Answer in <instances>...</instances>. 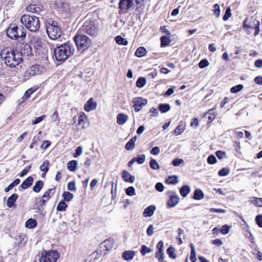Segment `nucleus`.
I'll return each mask as SVG.
<instances>
[{
	"label": "nucleus",
	"mask_w": 262,
	"mask_h": 262,
	"mask_svg": "<svg viewBox=\"0 0 262 262\" xmlns=\"http://www.w3.org/2000/svg\"><path fill=\"white\" fill-rule=\"evenodd\" d=\"M1 56L7 66L13 68L23 61L21 53L17 49L7 47L2 50Z\"/></svg>",
	"instance_id": "nucleus-1"
},
{
	"label": "nucleus",
	"mask_w": 262,
	"mask_h": 262,
	"mask_svg": "<svg viewBox=\"0 0 262 262\" xmlns=\"http://www.w3.org/2000/svg\"><path fill=\"white\" fill-rule=\"evenodd\" d=\"M74 52V47L70 42H67L62 44L54 49L55 58L59 61H65L70 56H72Z\"/></svg>",
	"instance_id": "nucleus-2"
},
{
	"label": "nucleus",
	"mask_w": 262,
	"mask_h": 262,
	"mask_svg": "<svg viewBox=\"0 0 262 262\" xmlns=\"http://www.w3.org/2000/svg\"><path fill=\"white\" fill-rule=\"evenodd\" d=\"M21 23L28 30L36 32L40 28V21L35 15H23L20 19Z\"/></svg>",
	"instance_id": "nucleus-3"
},
{
	"label": "nucleus",
	"mask_w": 262,
	"mask_h": 262,
	"mask_svg": "<svg viewBox=\"0 0 262 262\" xmlns=\"http://www.w3.org/2000/svg\"><path fill=\"white\" fill-rule=\"evenodd\" d=\"M46 26L47 33L51 39L55 40L60 37L62 31L56 21L49 19L46 22Z\"/></svg>",
	"instance_id": "nucleus-4"
},
{
	"label": "nucleus",
	"mask_w": 262,
	"mask_h": 262,
	"mask_svg": "<svg viewBox=\"0 0 262 262\" xmlns=\"http://www.w3.org/2000/svg\"><path fill=\"white\" fill-rule=\"evenodd\" d=\"M7 35L12 39H23L26 36V30L23 27L10 25L7 30Z\"/></svg>",
	"instance_id": "nucleus-5"
},
{
	"label": "nucleus",
	"mask_w": 262,
	"mask_h": 262,
	"mask_svg": "<svg viewBox=\"0 0 262 262\" xmlns=\"http://www.w3.org/2000/svg\"><path fill=\"white\" fill-rule=\"evenodd\" d=\"M75 42L78 51L81 52L87 50L92 45V40L83 34H77L74 37Z\"/></svg>",
	"instance_id": "nucleus-6"
},
{
	"label": "nucleus",
	"mask_w": 262,
	"mask_h": 262,
	"mask_svg": "<svg viewBox=\"0 0 262 262\" xmlns=\"http://www.w3.org/2000/svg\"><path fill=\"white\" fill-rule=\"evenodd\" d=\"M80 32L93 37L96 36L98 34V28L94 21L86 20L80 28Z\"/></svg>",
	"instance_id": "nucleus-7"
},
{
	"label": "nucleus",
	"mask_w": 262,
	"mask_h": 262,
	"mask_svg": "<svg viewBox=\"0 0 262 262\" xmlns=\"http://www.w3.org/2000/svg\"><path fill=\"white\" fill-rule=\"evenodd\" d=\"M114 245V241L112 239H106L104 241L101 242L99 245V251L100 253H98V251L93 252L92 255H96L95 258L99 257V256H97V255H100L103 254H106L107 252L112 249Z\"/></svg>",
	"instance_id": "nucleus-8"
},
{
	"label": "nucleus",
	"mask_w": 262,
	"mask_h": 262,
	"mask_svg": "<svg viewBox=\"0 0 262 262\" xmlns=\"http://www.w3.org/2000/svg\"><path fill=\"white\" fill-rule=\"evenodd\" d=\"M59 257V253L56 251H46L42 253L40 262H56Z\"/></svg>",
	"instance_id": "nucleus-9"
},
{
	"label": "nucleus",
	"mask_w": 262,
	"mask_h": 262,
	"mask_svg": "<svg viewBox=\"0 0 262 262\" xmlns=\"http://www.w3.org/2000/svg\"><path fill=\"white\" fill-rule=\"evenodd\" d=\"M132 103H133L132 106L134 108L135 111L138 112L147 103V100L141 97H136L132 100Z\"/></svg>",
	"instance_id": "nucleus-10"
},
{
	"label": "nucleus",
	"mask_w": 262,
	"mask_h": 262,
	"mask_svg": "<svg viewBox=\"0 0 262 262\" xmlns=\"http://www.w3.org/2000/svg\"><path fill=\"white\" fill-rule=\"evenodd\" d=\"M17 49L21 53L22 56L25 55L27 56L33 55L32 47L29 43H21Z\"/></svg>",
	"instance_id": "nucleus-11"
},
{
	"label": "nucleus",
	"mask_w": 262,
	"mask_h": 262,
	"mask_svg": "<svg viewBox=\"0 0 262 262\" xmlns=\"http://www.w3.org/2000/svg\"><path fill=\"white\" fill-rule=\"evenodd\" d=\"M41 67L39 65H33L27 69V70L25 72L24 76L28 78L31 76L39 74L41 72Z\"/></svg>",
	"instance_id": "nucleus-12"
},
{
	"label": "nucleus",
	"mask_w": 262,
	"mask_h": 262,
	"mask_svg": "<svg viewBox=\"0 0 262 262\" xmlns=\"http://www.w3.org/2000/svg\"><path fill=\"white\" fill-rule=\"evenodd\" d=\"M180 201V198L178 194L169 196L167 201L166 205L168 208H172L175 207Z\"/></svg>",
	"instance_id": "nucleus-13"
},
{
	"label": "nucleus",
	"mask_w": 262,
	"mask_h": 262,
	"mask_svg": "<svg viewBox=\"0 0 262 262\" xmlns=\"http://www.w3.org/2000/svg\"><path fill=\"white\" fill-rule=\"evenodd\" d=\"M97 105V102L94 100L93 98H91L85 104L84 109L86 112H89L95 110L96 108Z\"/></svg>",
	"instance_id": "nucleus-14"
},
{
	"label": "nucleus",
	"mask_w": 262,
	"mask_h": 262,
	"mask_svg": "<svg viewBox=\"0 0 262 262\" xmlns=\"http://www.w3.org/2000/svg\"><path fill=\"white\" fill-rule=\"evenodd\" d=\"M43 8V6L42 5L30 4L27 6L26 10L28 12L38 14Z\"/></svg>",
	"instance_id": "nucleus-15"
},
{
	"label": "nucleus",
	"mask_w": 262,
	"mask_h": 262,
	"mask_svg": "<svg viewBox=\"0 0 262 262\" xmlns=\"http://www.w3.org/2000/svg\"><path fill=\"white\" fill-rule=\"evenodd\" d=\"M30 42L33 46L35 49L38 50L42 47V41L41 39L36 36H32L30 38Z\"/></svg>",
	"instance_id": "nucleus-16"
},
{
	"label": "nucleus",
	"mask_w": 262,
	"mask_h": 262,
	"mask_svg": "<svg viewBox=\"0 0 262 262\" xmlns=\"http://www.w3.org/2000/svg\"><path fill=\"white\" fill-rule=\"evenodd\" d=\"M156 206L155 205H150L146 207L143 213V215L144 217H150L151 216L156 210Z\"/></svg>",
	"instance_id": "nucleus-17"
},
{
	"label": "nucleus",
	"mask_w": 262,
	"mask_h": 262,
	"mask_svg": "<svg viewBox=\"0 0 262 262\" xmlns=\"http://www.w3.org/2000/svg\"><path fill=\"white\" fill-rule=\"evenodd\" d=\"M33 182V177L30 176L21 183L20 186L23 189H26L32 185Z\"/></svg>",
	"instance_id": "nucleus-18"
},
{
	"label": "nucleus",
	"mask_w": 262,
	"mask_h": 262,
	"mask_svg": "<svg viewBox=\"0 0 262 262\" xmlns=\"http://www.w3.org/2000/svg\"><path fill=\"white\" fill-rule=\"evenodd\" d=\"M131 5L130 0H120L119 2V8L122 10H128Z\"/></svg>",
	"instance_id": "nucleus-19"
},
{
	"label": "nucleus",
	"mask_w": 262,
	"mask_h": 262,
	"mask_svg": "<svg viewBox=\"0 0 262 262\" xmlns=\"http://www.w3.org/2000/svg\"><path fill=\"white\" fill-rule=\"evenodd\" d=\"M18 197V195L16 193H14L9 197L7 202V206L9 208L13 207Z\"/></svg>",
	"instance_id": "nucleus-20"
},
{
	"label": "nucleus",
	"mask_w": 262,
	"mask_h": 262,
	"mask_svg": "<svg viewBox=\"0 0 262 262\" xmlns=\"http://www.w3.org/2000/svg\"><path fill=\"white\" fill-rule=\"evenodd\" d=\"M165 183L169 185H175L177 184L179 181L178 180V177L177 176H169L165 180Z\"/></svg>",
	"instance_id": "nucleus-21"
},
{
	"label": "nucleus",
	"mask_w": 262,
	"mask_h": 262,
	"mask_svg": "<svg viewBox=\"0 0 262 262\" xmlns=\"http://www.w3.org/2000/svg\"><path fill=\"white\" fill-rule=\"evenodd\" d=\"M190 191V187L187 185L182 186L180 189V193L183 197H186Z\"/></svg>",
	"instance_id": "nucleus-22"
},
{
	"label": "nucleus",
	"mask_w": 262,
	"mask_h": 262,
	"mask_svg": "<svg viewBox=\"0 0 262 262\" xmlns=\"http://www.w3.org/2000/svg\"><path fill=\"white\" fill-rule=\"evenodd\" d=\"M16 241L18 242V246L22 247L25 245L27 242V239L25 234L23 233H19L18 237L16 238Z\"/></svg>",
	"instance_id": "nucleus-23"
},
{
	"label": "nucleus",
	"mask_w": 262,
	"mask_h": 262,
	"mask_svg": "<svg viewBox=\"0 0 262 262\" xmlns=\"http://www.w3.org/2000/svg\"><path fill=\"white\" fill-rule=\"evenodd\" d=\"M204 194L200 189H196L194 190L193 199L195 200H200L203 199Z\"/></svg>",
	"instance_id": "nucleus-24"
},
{
	"label": "nucleus",
	"mask_w": 262,
	"mask_h": 262,
	"mask_svg": "<svg viewBox=\"0 0 262 262\" xmlns=\"http://www.w3.org/2000/svg\"><path fill=\"white\" fill-rule=\"evenodd\" d=\"M128 119L127 116L123 114H119L117 117V122L119 124H123Z\"/></svg>",
	"instance_id": "nucleus-25"
},
{
	"label": "nucleus",
	"mask_w": 262,
	"mask_h": 262,
	"mask_svg": "<svg viewBox=\"0 0 262 262\" xmlns=\"http://www.w3.org/2000/svg\"><path fill=\"white\" fill-rule=\"evenodd\" d=\"M145 160V156L144 154L138 155L136 157L132 159V164L136 162L139 164H143Z\"/></svg>",
	"instance_id": "nucleus-26"
},
{
	"label": "nucleus",
	"mask_w": 262,
	"mask_h": 262,
	"mask_svg": "<svg viewBox=\"0 0 262 262\" xmlns=\"http://www.w3.org/2000/svg\"><path fill=\"white\" fill-rule=\"evenodd\" d=\"M146 50L144 47H139L136 51L135 55L138 57H142L145 55Z\"/></svg>",
	"instance_id": "nucleus-27"
},
{
	"label": "nucleus",
	"mask_w": 262,
	"mask_h": 262,
	"mask_svg": "<svg viewBox=\"0 0 262 262\" xmlns=\"http://www.w3.org/2000/svg\"><path fill=\"white\" fill-rule=\"evenodd\" d=\"M158 108L162 113H165L170 109V106L167 103H161L159 105Z\"/></svg>",
	"instance_id": "nucleus-28"
},
{
	"label": "nucleus",
	"mask_w": 262,
	"mask_h": 262,
	"mask_svg": "<svg viewBox=\"0 0 262 262\" xmlns=\"http://www.w3.org/2000/svg\"><path fill=\"white\" fill-rule=\"evenodd\" d=\"M43 186V183L41 180L37 181L33 187V190L35 192H39Z\"/></svg>",
	"instance_id": "nucleus-29"
},
{
	"label": "nucleus",
	"mask_w": 262,
	"mask_h": 262,
	"mask_svg": "<svg viewBox=\"0 0 262 262\" xmlns=\"http://www.w3.org/2000/svg\"><path fill=\"white\" fill-rule=\"evenodd\" d=\"M77 162L75 160L69 161L67 164V168L71 171H75L76 170Z\"/></svg>",
	"instance_id": "nucleus-30"
},
{
	"label": "nucleus",
	"mask_w": 262,
	"mask_h": 262,
	"mask_svg": "<svg viewBox=\"0 0 262 262\" xmlns=\"http://www.w3.org/2000/svg\"><path fill=\"white\" fill-rule=\"evenodd\" d=\"M160 40L161 47H165L167 46L171 42L169 37L166 36H161Z\"/></svg>",
	"instance_id": "nucleus-31"
},
{
	"label": "nucleus",
	"mask_w": 262,
	"mask_h": 262,
	"mask_svg": "<svg viewBox=\"0 0 262 262\" xmlns=\"http://www.w3.org/2000/svg\"><path fill=\"white\" fill-rule=\"evenodd\" d=\"M37 225V222L33 219H28L26 222V227L28 228H33Z\"/></svg>",
	"instance_id": "nucleus-32"
},
{
	"label": "nucleus",
	"mask_w": 262,
	"mask_h": 262,
	"mask_svg": "<svg viewBox=\"0 0 262 262\" xmlns=\"http://www.w3.org/2000/svg\"><path fill=\"white\" fill-rule=\"evenodd\" d=\"M191 248V252L190 255V259L192 262H196V253L194 246L193 244H191L190 245Z\"/></svg>",
	"instance_id": "nucleus-33"
},
{
	"label": "nucleus",
	"mask_w": 262,
	"mask_h": 262,
	"mask_svg": "<svg viewBox=\"0 0 262 262\" xmlns=\"http://www.w3.org/2000/svg\"><path fill=\"white\" fill-rule=\"evenodd\" d=\"M122 178L126 182H131V174L126 170H124L122 172Z\"/></svg>",
	"instance_id": "nucleus-34"
},
{
	"label": "nucleus",
	"mask_w": 262,
	"mask_h": 262,
	"mask_svg": "<svg viewBox=\"0 0 262 262\" xmlns=\"http://www.w3.org/2000/svg\"><path fill=\"white\" fill-rule=\"evenodd\" d=\"M49 162L48 160H45L43 162L42 164L40 166L39 169L41 171L45 172V174H46V173L49 170Z\"/></svg>",
	"instance_id": "nucleus-35"
},
{
	"label": "nucleus",
	"mask_w": 262,
	"mask_h": 262,
	"mask_svg": "<svg viewBox=\"0 0 262 262\" xmlns=\"http://www.w3.org/2000/svg\"><path fill=\"white\" fill-rule=\"evenodd\" d=\"M146 78L143 77H139L136 82V86L138 88H142L146 84Z\"/></svg>",
	"instance_id": "nucleus-36"
},
{
	"label": "nucleus",
	"mask_w": 262,
	"mask_h": 262,
	"mask_svg": "<svg viewBox=\"0 0 262 262\" xmlns=\"http://www.w3.org/2000/svg\"><path fill=\"white\" fill-rule=\"evenodd\" d=\"M167 254L171 258L174 259L177 257V255L174 253L175 249L172 246H170L166 250Z\"/></svg>",
	"instance_id": "nucleus-37"
},
{
	"label": "nucleus",
	"mask_w": 262,
	"mask_h": 262,
	"mask_svg": "<svg viewBox=\"0 0 262 262\" xmlns=\"http://www.w3.org/2000/svg\"><path fill=\"white\" fill-rule=\"evenodd\" d=\"M115 41L119 45L125 46L128 44V41L120 35H118L115 37Z\"/></svg>",
	"instance_id": "nucleus-38"
},
{
	"label": "nucleus",
	"mask_w": 262,
	"mask_h": 262,
	"mask_svg": "<svg viewBox=\"0 0 262 262\" xmlns=\"http://www.w3.org/2000/svg\"><path fill=\"white\" fill-rule=\"evenodd\" d=\"M85 118H86V116L83 112H81L79 114L78 125H80L82 124V128H85V127L84 126V119Z\"/></svg>",
	"instance_id": "nucleus-39"
},
{
	"label": "nucleus",
	"mask_w": 262,
	"mask_h": 262,
	"mask_svg": "<svg viewBox=\"0 0 262 262\" xmlns=\"http://www.w3.org/2000/svg\"><path fill=\"white\" fill-rule=\"evenodd\" d=\"M149 166L154 170H157L160 168V166L157 161L152 158L151 159L149 162Z\"/></svg>",
	"instance_id": "nucleus-40"
},
{
	"label": "nucleus",
	"mask_w": 262,
	"mask_h": 262,
	"mask_svg": "<svg viewBox=\"0 0 262 262\" xmlns=\"http://www.w3.org/2000/svg\"><path fill=\"white\" fill-rule=\"evenodd\" d=\"M55 192L54 188L49 189L47 191H46L44 194L42 195V198H45L47 201H48L50 198L51 197V195H50L51 193H52V195L54 194Z\"/></svg>",
	"instance_id": "nucleus-41"
},
{
	"label": "nucleus",
	"mask_w": 262,
	"mask_h": 262,
	"mask_svg": "<svg viewBox=\"0 0 262 262\" xmlns=\"http://www.w3.org/2000/svg\"><path fill=\"white\" fill-rule=\"evenodd\" d=\"M68 207L67 204L64 201H60L57 206V210L63 211L66 210Z\"/></svg>",
	"instance_id": "nucleus-42"
},
{
	"label": "nucleus",
	"mask_w": 262,
	"mask_h": 262,
	"mask_svg": "<svg viewBox=\"0 0 262 262\" xmlns=\"http://www.w3.org/2000/svg\"><path fill=\"white\" fill-rule=\"evenodd\" d=\"M244 88L243 84H238L232 87L230 89L231 93H236L240 92Z\"/></svg>",
	"instance_id": "nucleus-43"
},
{
	"label": "nucleus",
	"mask_w": 262,
	"mask_h": 262,
	"mask_svg": "<svg viewBox=\"0 0 262 262\" xmlns=\"http://www.w3.org/2000/svg\"><path fill=\"white\" fill-rule=\"evenodd\" d=\"M62 196L63 197L64 201H69L73 198L74 195L72 193L68 191H64L62 193Z\"/></svg>",
	"instance_id": "nucleus-44"
},
{
	"label": "nucleus",
	"mask_w": 262,
	"mask_h": 262,
	"mask_svg": "<svg viewBox=\"0 0 262 262\" xmlns=\"http://www.w3.org/2000/svg\"><path fill=\"white\" fill-rule=\"evenodd\" d=\"M152 251V249L147 247L145 245H142L141 247L140 252L142 256H144L147 253Z\"/></svg>",
	"instance_id": "nucleus-45"
},
{
	"label": "nucleus",
	"mask_w": 262,
	"mask_h": 262,
	"mask_svg": "<svg viewBox=\"0 0 262 262\" xmlns=\"http://www.w3.org/2000/svg\"><path fill=\"white\" fill-rule=\"evenodd\" d=\"M243 27H244V28H251V29H254L255 30V32L254 33V36L257 35L259 33V32L260 31L259 28V21H257V25H256L254 27H250V26H248V25H246L245 24V23H244Z\"/></svg>",
	"instance_id": "nucleus-46"
},
{
	"label": "nucleus",
	"mask_w": 262,
	"mask_h": 262,
	"mask_svg": "<svg viewBox=\"0 0 262 262\" xmlns=\"http://www.w3.org/2000/svg\"><path fill=\"white\" fill-rule=\"evenodd\" d=\"M251 203L258 207H262V198L254 197L251 201Z\"/></svg>",
	"instance_id": "nucleus-47"
},
{
	"label": "nucleus",
	"mask_w": 262,
	"mask_h": 262,
	"mask_svg": "<svg viewBox=\"0 0 262 262\" xmlns=\"http://www.w3.org/2000/svg\"><path fill=\"white\" fill-rule=\"evenodd\" d=\"M122 258L127 261L131 260V251H125L122 255Z\"/></svg>",
	"instance_id": "nucleus-48"
},
{
	"label": "nucleus",
	"mask_w": 262,
	"mask_h": 262,
	"mask_svg": "<svg viewBox=\"0 0 262 262\" xmlns=\"http://www.w3.org/2000/svg\"><path fill=\"white\" fill-rule=\"evenodd\" d=\"M229 172V169L228 168L225 167L222 168L220 170H219L218 172V174L220 176L224 177L228 175Z\"/></svg>",
	"instance_id": "nucleus-49"
},
{
	"label": "nucleus",
	"mask_w": 262,
	"mask_h": 262,
	"mask_svg": "<svg viewBox=\"0 0 262 262\" xmlns=\"http://www.w3.org/2000/svg\"><path fill=\"white\" fill-rule=\"evenodd\" d=\"M209 64V61L206 59H203L200 61L199 67L201 69H204L207 67Z\"/></svg>",
	"instance_id": "nucleus-50"
},
{
	"label": "nucleus",
	"mask_w": 262,
	"mask_h": 262,
	"mask_svg": "<svg viewBox=\"0 0 262 262\" xmlns=\"http://www.w3.org/2000/svg\"><path fill=\"white\" fill-rule=\"evenodd\" d=\"M183 232H184V230L182 228H178V236L177 237V239L178 240V245H181L183 243L181 236L182 234H183Z\"/></svg>",
	"instance_id": "nucleus-51"
},
{
	"label": "nucleus",
	"mask_w": 262,
	"mask_h": 262,
	"mask_svg": "<svg viewBox=\"0 0 262 262\" xmlns=\"http://www.w3.org/2000/svg\"><path fill=\"white\" fill-rule=\"evenodd\" d=\"M231 15V9L230 7H228L225 11V14L223 16V19L224 20H227Z\"/></svg>",
	"instance_id": "nucleus-52"
},
{
	"label": "nucleus",
	"mask_w": 262,
	"mask_h": 262,
	"mask_svg": "<svg viewBox=\"0 0 262 262\" xmlns=\"http://www.w3.org/2000/svg\"><path fill=\"white\" fill-rule=\"evenodd\" d=\"M213 110H209L208 111V112L206 113V115H209V116H208V120L210 121V122H211L212 121L214 118H215V115L213 114Z\"/></svg>",
	"instance_id": "nucleus-53"
},
{
	"label": "nucleus",
	"mask_w": 262,
	"mask_h": 262,
	"mask_svg": "<svg viewBox=\"0 0 262 262\" xmlns=\"http://www.w3.org/2000/svg\"><path fill=\"white\" fill-rule=\"evenodd\" d=\"M31 168V165H29L26 167L22 171L18 174L20 177H23L26 175Z\"/></svg>",
	"instance_id": "nucleus-54"
},
{
	"label": "nucleus",
	"mask_w": 262,
	"mask_h": 262,
	"mask_svg": "<svg viewBox=\"0 0 262 262\" xmlns=\"http://www.w3.org/2000/svg\"><path fill=\"white\" fill-rule=\"evenodd\" d=\"M215 157L212 155H210L207 158V162L210 164H213L216 162Z\"/></svg>",
	"instance_id": "nucleus-55"
},
{
	"label": "nucleus",
	"mask_w": 262,
	"mask_h": 262,
	"mask_svg": "<svg viewBox=\"0 0 262 262\" xmlns=\"http://www.w3.org/2000/svg\"><path fill=\"white\" fill-rule=\"evenodd\" d=\"M157 248L158 251L156 252H163L164 243L162 241H160L158 243L157 245Z\"/></svg>",
	"instance_id": "nucleus-56"
},
{
	"label": "nucleus",
	"mask_w": 262,
	"mask_h": 262,
	"mask_svg": "<svg viewBox=\"0 0 262 262\" xmlns=\"http://www.w3.org/2000/svg\"><path fill=\"white\" fill-rule=\"evenodd\" d=\"M184 130V128L180 125H178L174 130V134L176 135L181 134Z\"/></svg>",
	"instance_id": "nucleus-57"
},
{
	"label": "nucleus",
	"mask_w": 262,
	"mask_h": 262,
	"mask_svg": "<svg viewBox=\"0 0 262 262\" xmlns=\"http://www.w3.org/2000/svg\"><path fill=\"white\" fill-rule=\"evenodd\" d=\"M164 188V185L162 183L158 182L155 185V189L159 192H162Z\"/></svg>",
	"instance_id": "nucleus-58"
},
{
	"label": "nucleus",
	"mask_w": 262,
	"mask_h": 262,
	"mask_svg": "<svg viewBox=\"0 0 262 262\" xmlns=\"http://www.w3.org/2000/svg\"><path fill=\"white\" fill-rule=\"evenodd\" d=\"M68 189L70 191H76L75 183L72 181L68 184Z\"/></svg>",
	"instance_id": "nucleus-59"
},
{
	"label": "nucleus",
	"mask_w": 262,
	"mask_h": 262,
	"mask_svg": "<svg viewBox=\"0 0 262 262\" xmlns=\"http://www.w3.org/2000/svg\"><path fill=\"white\" fill-rule=\"evenodd\" d=\"M255 221L258 227L262 228V215H258L255 217Z\"/></svg>",
	"instance_id": "nucleus-60"
},
{
	"label": "nucleus",
	"mask_w": 262,
	"mask_h": 262,
	"mask_svg": "<svg viewBox=\"0 0 262 262\" xmlns=\"http://www.w3.org/2000/svg\"><path fill=\"white\" fill-rule=\"evenodd\" d=\"M183 162V160L181 159L176 158L172 161V164L174 166H178Z\"/></svg>",
	"instance_id": "nucleus-61"
},
{
	"label": "nucleus",
	"mask_w": 262,
	"mask_h": 262,
	"mask_svg": "<svg viewBox=\"0 0 262 262\" xmlns=\"http://www.w3.org/2000/svg\"><path fill=\"white\" fill-rule=\"evenodd\" d=\"M229 231V227L227 225H224L222 226V229H221L220 232L223 234H226Z\"/></svg>",
	"instance_id": "nucleus-62"
},
{
	"label": "nucleus",
	"mask_w": 262,
	"mask_h": 262,
	"mask_svg": "<svg viewBox=\"0 0 262 262\" xmlns=\"http://www.w3.org/2000/svg\"><path fill=\"white\" fill-rule=\"evenodd\" d=\"M156 257L158 259V260L160 262H162L164 260V252H156Z\"/></svg>",
	"instance_id": "nucleus-63"
},
{
	"label": "nucleus",
	"mask_w": 262,
	"mask_h": 262,
	"mask_svg": "<svg viewBox=\"0 0 262 262\" xmlns=\"http://www.w3.org/2000/svg\"><path fill=\"white\" fill-rule=\"evenodd\" d=\"M160 152V148L158 146L153 147L150 151L151 154L154 155H158Z\"/></svg>",
	"instance_id": "nucleus-64"
}]
</instances>
